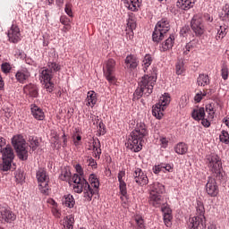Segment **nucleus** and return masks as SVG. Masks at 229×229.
Here are the masks:
<instances>
[{"label":"nucleus","mask_w":229,"mask_h":229,"mask_svg":"<svg viewBox=\"0 0 229 229\" xmlns=\"http://www.w3.org/2000/svg\"><path fill=\"white\" fill-rule=\"evenodd\" d=\"M29 144L30 148H32V151L37 150V148L40 146V143L38 142V138L35 136L29 137Z\"/></svg>","instance_id":"39"},{"label":"nucleus","mask_w":229,"mask_h":229,"mask_svg":"<svg viewBox=\"0 0 229 229\" xmlns=\"http://www.w3.org/2000/svg\"><path fill=\"white\" fill-rule=\"evenodd\" d=\"M161 211L163 212V216L165 214H172L173 212L167 204H164V206L161 208Z\"/></svg>","instance_id":"51"},{"label":"nucleus","mask_w":229,"mask_h":229,"mask_svg":"<svg viewBox=\"0 0 229 229\" xmlns=\"http://www.w3.org/2000/svg\"><path fill=\"white\" fill-rule=\"evenodd\" d=\"M173 219L172 213L164 215V223L165 226H171V220Z\"/></svg>","instance_id":"48"},{"label":"nucleus","mask_w":229,"mask_h":229,"mask_svg":"<svg viewBox=\"0 0 229 229\" xmlns=\"http://www.w3.org/2000/svg\"><path fill=\"white\" fill-rule=\"evenodd\" d=\"M30 110L31 114L33 115L34 119H37V121H44V119H46L44 111L38 106L32 104L30 106Z\"/></svg>","instance_id":"21"},{"label":"nucleus","mask_w":229,"mask_h":229,"mask_svg":"<svg viewBox=\"0 0 229 229\" xmlns=\"http://www.w3.org/2000/svg\"><path fill=\"white\" fill-rule=\"evenodd\" d=\"M171 30V25L169 24V20L167 18L161 19L155 27V30L152 33V40L153 42H160L164 40V37H165V33Z\"/></svg>","instance_id":"7"},{"label":"nucleus","mask_w":229,"mask_h":229,"mask_svg":"<svg viewBox=\"0 0 229 229\" xmlns=\"http://www.w3.org/2000/svg\"><path fill=\"white\" fill-rule=\"evenodd\" d=\"M15 178L18 183H22V181L25 179L24 172H22L21 170H17L15 172Z\"/></svg>","instance_id":"47"},{"label":"nucleus","mask_w":229,"mask_h":229,"mask_svg":"<svg viewBox=\"0 0 229 229\" xmlns=\"http://www.w3.org/2000/svg\"><path fill=\"white\" fill-rule=\"evenodd\" d=\"M140 4H142V0H124L125 7L131 12H139Z\"/></svg>","instance_id":"24"},{"label":"nucleus","mask_w":229,"mask_h":229,"mask_svg":"<svg viewBox=\"0 0 229 229\" xmlns=\"http://www.w3.org/2000/svg\"><path fill=\"white\" fill-rule=\"evenodd\" d=\"M132 175L134 178V182H136L138 185H148V183L149 182L148 175L144 174V172L140 168H136Z\"/></svg>","instance_id":"19"},{"label":"nucleus","mask_w":229,"mask_h":229,"mask_svg":"<svg viewBox=\"0 0 229 229\" xmlns=\"http://www.w3.org/2000/svg\"><path fill=\"white\" fill-rule=\"evenodd\" d=\"M202 99L203 98L201 95V91L199 93H197L194 97V101H196V103H199Z\"/></svg>","instance_id":"58"},{"label":"nucleus","mask_w":229,"mask_h":229,"mask_svg":"<svg viewBox=\"0 0 229 229\" xmlns=\"http://www.w3.org/2000/svg\"><path fill=\"white\" fill-rule=\"evenodd\" d=\"M59 178L63 182H69V180H71V171L67 170V168H64Z\"/></svg>","instance_id":"43"},{"label":"nucleus","mask_w":229,"mask_h":229,"mask_svg":"<svg viewBox=\"0 0 229 229\" xmlns=\"http://www.w3.org/2000/svg\"><path fill=\"white\" fill-rule=\"evenodd\" d=\"M221 75L223 80H228V70L226 68H222Z\"/></svg>","instance_id":"56"},{"label":"nucleus","mask_w":229,"mask_h":229,"mask_svg":"<svg viewBox=\"0 0 229 229\" xmlns=\"http://www.w3.org/2000/svg\"><path fill=\"white\" fill-rule=\"evenodd\" d=\"M86 106L94 108L98 103V94L94 90L88 91L86 98Z\"/></svg>","instance_id":"26"},{"label":"nucleus","mask_w":229,"mask_h":229,"mask_svg":"<svg viewBox=\"0 0 229 229\" xmlns=\"http://www.w3.org/2000/svg\"><path fill=\"white\" fill-rule=\"evenodd\" d=\"M2 154L3 164L1 165L2 171H10L12 168V162L15 158V154H13V148L10 146H6L2 148L0 152Z\"/></svg>","instance_id":"11"},{"label":"nucleus","mask_w":229,"mask_h":229,"mask_svg":"<svg viewBox=\"0 0 229 229\" xmlns=\"http://www.w3.org/2000/svg\"><path fill=\"white\" fill-rule=\"evenodd\" d=\"M161 169H163L164 173H165V171H167L168 173H173V165L161 164Z\"/></svg>","instance_id":"49"},{"label":"nucleus","mask_w":229,"mask_h":229,"mask_svg":"<svg viewBox=\"0 0 229 229\" xmlns=\"http://www.w3.org/2000/svg\"><path fill=\"white\" fill-rule=\"evenodd\" d=\"M15 219V214L8 206H0V221L2 223H12Z\"/></svg>","instance_id":"14"},{"label":"nucleus","mask_w":229,"mask_h":229,"mask_svg":"<svg viewBox=\"0 0 229 229\" xmlns=\"http://www.w3.org/2000/svg\"><path fill=\"white\" fill-rule=\"evenodd\" d=\"M120 194L122 195L120 198L123 203L128 201V191L126 189V182H120L119 183Z\"/></svg>","instance_id":"33"},{"label":"nucleus","mask_w":229,"mask_h":229,"mask_svg":"<svg viewBox=\"0 0 229 229\" xmlns=\"http://www.w3.org/2000/svg\"><path fill=\"white\" fill-rule=\"evenodd\" d=\"M152 62H153V58L151 57V55H146L142 61V65H143L144 69H148V67H149V65H151Z\"/></svg>","instance_id":"44"},{"label":"nucleus","mask_w":229,"mask_h":229,"mask_svg":"<svg viewBox=\"0 0 229 229\" xmlns=\"http://www.w3.org/2000/svg\"><path fill=\"white\" fill-rule=\"evenodd\" d=\"M220 142H224V144H228L229 143V134L228 131H222L221 134L219 136Z\"/></svg>","instance_id":"45"},{"label":"nucleus","mask_w":229,"mask_h":229,"mask_svg":"<svg viewBox=\"0 0 229 229\" xmlns=\"http://www.w3.org/2000/svg\"><path fill=\"white\" fill-rule=\"evenodd\" d=\"M92 151L94 158L99 160V158H101V141H99V139L98 138L93 139Z\"/></svg>","instance_id":"25"},{"label":"nucleus","mask_w":229,"mask_h":229,"mask_svg":"<svg viewBox=\"0 0 229 229\" xmlns=\"http://www.w3.org/2000/svg\"><path fill=\"white\" fill-rule=\"evenodd\" d=\"M63 205L64 207H67L68 208H74V205H76V200L74 199V197L71 194H65L63 197Z\"/></svg>","instance_id":"29"},{"label":"nucleus","mask_w":229,"mask_h":229,"mask_svg":"<svg viewBox=\"0 0 229 229\" xmlns=\"http://www.w3.org/2000/svg\"><path fill=\"white\" fill-rule=\"evenodd\" d=\"M223 123H225V126L229 128V117L228 118H224Z\"/></svg>","instance_id":"64"},{"label":"nucleus","mask_w":229,"mask_h":229,"mask_svg":"<svg viewBox=\"0 0 229 229\" xmlns=\"http://www.w3.org/2000/svg\"><path fill=\"white\" fill-rule=\"evenodd\" d=\"M207 164L213 176L217 180H223V162H221V157L216 154L209 155L207 157Z\"/></svg>","instance_id":"6"},{"label":"nucleus","mask_w":229,"mask_h":229,"mask_svg":"<svg viewBox=\"0 0 229 229\" xmlns=\"http://www.w3.org/2000/svg\"><path fill=\"white\" fill-rule=\"evenodd\" d=\"M160 171H163L162 165H156L153 168V173H155V174H158V173H160Z\"/></svg>","instance_id":"59"},{"label":"nucleus","mask_w":229,"mask_h":229,"mask_svg":"<svg viewBox=\"0 0 229 229\" xmlns=\"http://www.w3.org/2000/svg\"><path fill=\"white\" fill-rule=\"evenodd\" d=\"M206 112L208 114V119H209V121H213L216 115V104L209 103L206 105Z\"/></svg>","instance_id":"31"},{"label":"nucleus","mask_w":229,"mask_h":229,"mask_svg":"<svg viewBox=\"0 0 229 229\" xmlns=\"http://www.w3.org/2000/svg\"><path fill=\"white\" fill-rule=\"evenodd\" d=\"M125 174H126L123 171L118 173V182H119V183H124V180H123V178H124Z\"/></svg>","instance_id":"57"},{"label":"nucleus","mask_w":229,"mask_h":229,"mask_svg":"<svg viewBox=\"0 0 229 229\" xmlns=\"http://www.w3.org/2000/svg\"><path fill=\"white\" fill-rule=\"evenodd\" d=\"M191 117L194 121H199L205 117V107H198L193 109Z\"/></svg>","instance_id":"30"},{"label":"nucleus","mask_w":229,"mask_h":229,"mask_svg":"<svg viewBox=\"0 0 229 229\" xmlns=\"http://www.w3.org/2000/svg\"><path fill=\"white\" fill-rule=\"evenodd\" d=\"M12 144L20 160H28V146L22 135H16L12 139Z\"/></svg>","instance_id":"8"},{"label":"nucleus","mask_w":229,"mask_h":229,"mask_svg":"<svg viewBox=\"0 0 229 229\" xmlns=\"http://www.w3.org/2000/svg\"><path fill=\"white\" fill-rule=\"evenodd\" d=\"M175 72L178 76L185 72V64H183V60H179L177 62L175 65Z\"/></svg>","instance_id":"41"},{"label":"nucleus","mask_w":229,"mask_h":229,"mask_svg":"<svg viewBox=\"0 0 229 229\" xmlns=\"http://www.w3.org/2000/svg\"><path fill=\"white\" fill-rule=\"evenodd\" d=\"M164 192H165V186H164V184L158 182H153L150 185L149 204L152 205V207L158 208L162 203H164V199L162 198Z\"/></svg>","instance_id":"4"},{"label":"nucleus","mask_w":229,"mask_h":229,"mask_svg":"<svg viewBox=\"0 0 229 229\" xmlns=\"http://www.w3.org/2000/svg\"><path fill=\"white\" fill-rule=\"evenodd\" d=\"M53 215L55 216V217H60L61 214L60 211L57 208H53L52 209Z\"/></svg>","instance_id":"61"},{"label":"nucleus","mask_w":229,"mask_h":229,"mask_svg":"<svg viewBox=\"0 0 229 229\" xmlns=\"http://www.w3.org/2000/svg\"><path fill=\"white\" fill-rule=\"evenodd\" d=\"M36 178L38 182V189L41 194L47 196L49 194V174L44 168H38L36 172Z\"/></svg>","instance_id":"9"},{"label":"nucleus","mask_w":229,"mask_h":229,"mask_svg":"<svg viewBox=\"0 0 229 229\" xmlns=\"http://www.w3.org/2000/svg\"><path fill=\"white\" fill-rule=\"evenodd\" d=\"M99 129H100V133H102V135H105V124H103V122L99 123Z\"/></svg>","instance_id":"63"},{"label":"nucleus","mask_w":229,"mask_h":229,"mask_svg":"<svg viewBox=\"0 0 229 229\" xmlns=\"http://www.w3.org/2000/svg\"><path fill=\"white\" fill-rule=\"evenodd\" d=\"M206 192L211 198H216L219 194V187L214 177H208V182L206 184Z\"/></svg>","instance_id":"15"},{"label":"nucleus","mask_w":229,"mask_h":229,"mask_svg":"<svg viewBox=\"0 0 229 229\" xmlns=\"http://www.w3.org/2000/svg\"><path fill=\"white\" fill-rule=\"evenodd\" d=\"M89 181L91 187L94 188L92 189V191H94V194H96V192H98V189H99V179H98V175L91 174L89 175Z\"/></svg>","instance_id":"32"},{"label":"nucleus","mask_w":229,"mask_h":229,"mask_svg":"<svg viewBox=\"0 0 229 229\" xmlns=\"http://www.w3.org/2000/svg\"><path fill=\"white\" fill-rule=\"evenodd\" d=\"M62 71V65L55 61H48L46 68L40 71L39 74L44 75V72L50 75L53 78L55 72H60Z\"/></svg>","instance_id":"16"},{"label":"nucleus","mask_w":229,"mask_h":229,"mask_svg":"<svg viewBox=\"0 0 229 229\" xmlns=\"http://www.w3.org/2000/svg\"><path fill=\"white\" fill-rule=\"evenodd\" d=\"M155 83H157L156 75H144L139 81V86L133 94V99H140L142 96L145 98L151 96Z\"/></svg>","instance_id":"3"},{"label":"nucleus","mask_w":229,"mask_h":229,"mask_svg":"<svg viewBox=\"0 0 229 229\" xmlns=\"http://www.w3.org/2000/svg\"><path fill=\"white\" fill-rule=\"evenodd\" d=\"M149 131L146 123L140 122L137 123L135 129L131 132L125 146L127 149L139 153L142 149V142L145 137H148Z\"/></svg>","instance_id":"1"},{"label":"nucleus","mask_w":229,"mask_h":229,"mask_svg":"<svg viewBox=\"0 0 229 229\" xmlns=\"http://www.w3.org/2000/svg\"><path fill=\"white\" fill-rule=\"evenodd\" d=\"M191 28L196 37H201L205 33V25L201 14H195L191 21Z\"/></svg>","instance_id":"13"},{"label":"nucleus","mask_w":229,"mask_h":229,"mask_svg":"<svg viewBox=\"0 0 229 229\" xmlns=\"http://www.w3.org/2000/svg\"><path fill=\"white\" fill-rule=\"evenodd\" d=\"M4 81L3 80V76H1L0 73V90H4Z\"/></svg>","instance_id":"62"},{"label":"nucleus","mask_w":229,"mask_h":229,"mask_svg":"<svg viewBox=\"0 0 229 229\" xmlns=\"http://www.w3.org/2000/svg\"><path fill=\"white\" fill-rule=\"evenodd\" d=\"M220 18L222 19V21H225V22H229V5L228 4H225L223 7Z\"/></svg>","instance_id":"42"},{"label":"nucleus","mask_w":229,"mask_h":229,"mask_svg":"<svg viewBox=\"0 0 229 229\" xmlns=\"http://www.w3.org/2000/svg\"><path fill=\"white\" fill-rule=\"evenodd\" d=\"M226 30H228V26L226 25H221L219 26L216 30V40H221L223 38H225V37H226Z\"/></svg>","instance_id":"36"},{"label":"nucleus","mask_w":229,"mask_h":229,"mask_svg":"<svg viewBox=\"0 0 229 229\" xmlns=\"http://www.w3.org/2000/svg\"><path fill=\"white\" fill-rule=\"evenodd\" d=\"M24 94L30 96V98H38V88L35 84H28L23 88Z\"/></svg>","instance_id":"23"},{"label":"nucleus","mask_w":229,"mask_h":229,"mask_svg":"<svg viewBox=\"0 0 229 229\" xmlns=\"http://www.w3.org/2000/svg\"><path fill=\"white\" fill-rule=\"evenodd\" d=\"M39 78L41 80V83L44 87V89L47 90V92H53L55 90V83L51 81L53 80V77L51 75L47 74L46 72L42 74H39Z\"/></svg>","instance_id":"18"},{"label":"nucleus","mask_w":229,"mask_h":229,"mask_svg":"<svg viewBox=\"0 0 229 229\" xmlns=\"http://www.w3.org/2000/svg\"><path fill=\"white\" fill-rule=\"evenodd\" d=\"M188 149L189 148L187 147V144H185L183 142H180L174 147V151H175V153H177V155H185V153H187Z\"/></svg>","instance_id":"38"},{"label":"nucleus","mask_w":229,"mask_h":229,"mask_svg":"<svg viewBox=\"0 0 229 229\" xmlns=\"http://www.w3.org/2000/svg\"><path fill=\"white\" fill-rule=\"evenodd\" d=\"M173 46H174V35L171 34L169 38H166L159 46V51H161V53H165V51H169V49H173Z\"/></svg>","instance_id":"22"},{"label":"nucleus","mask_w":229,"mask_h":229,"mask_svg":"<svg viewBox=\"0 0 229 229\" xmlns=\"http://www.w3.org/2000/svg\"><path fill=\"white\" fill-rule=\"evenodd\" d=\"M64 12L69 17H72V10H71V7H69V5L65 6Z\"/></svg>","instance_id":"60"},{"label":"nucleus","mask_w":229,"mask_h":229,"mask_svg":"<svg viewBox=\"0 0 229 229\" xmlns=\"http://www.w3.org/2000/svg\"><path fill=\"white\" fill-rule=\"evenodd\" d=\"M190 31H191V27H189L188 25H185L181 30V35L182 37H185Z\"/></svg>","instance_id":"54"},{"label":"nucleus","mask_w":229,"mask_h":229,"mask_svg":"<svg viewBox=\"0 0 229 229\" xmlns=\"http://www.w3.org/2000/svg\"><path fill=\"white\" fill-rule=\"evenodd\" d=\"M74 225V216L72 215L67 216L63 219V226L65 229H72Z\"/></svg>","instance_id":"34"},{"label":"nucleus","mask_w":229,"mask_h":229,"mask_svg":"<svg viewBox=\"0 0 229 229\" xmlns=\"http://www.w3.org/2000/svg\"><path fill=\"white\" fill-rule=\"evenodd\" d=\"M159 141L161 148H163L164 149H165V148H167V146L169 145V140H167V138L165 137H161L159 139Z\"/></svg>","instance_id":"50"},{"label":"nucleus","mask_w":229,"mask_h":229,"mask_svg":"<svg viewBox=\"0 0 229 229\" xmlns=\"http://www.w3.org/2000/svg\"><path fill=\"white\" fill-rule=\"evenodd\" d=\"M169 103H171V97L168 93H165L160 97L158 103L153 106L152 115H154L156 119H162V117H164V110H165V106H167Z\"/></svg>","instance_id":"10"},{"label":"nucleus","mask_w":229,"mask_h":229,"mask_svg":"<svg viewBox=\"0 0 229 229\" xmlns=\"http://www.w3.org/2000/svg\"><path fill=\"white\" fill-rule=\"evenodd\" d=\"M210 83V79H208V75L201 73L199 75L197 79V84L199 87H205Z\"/></svg>","instance_id":"35"},{"label":"nucleus","mask_w":229,"mask_h":229,"mask_svg":"<svg viewBox=\"0 0 229 229\" xmlns=\"http://www.w3.org/2000/svg\"><path fill=\"white\" fill-rule=\"evenodd\" d=\"M103 72L109 83H115V60L108 59L106 61L103 66Z\"/></svg>","instance_id":"12"},{"label":"nucleus","mask_w":229,"mask_h":229,"mask_svg":"<svg viewBox=\"0 0 229 229\" xmlns=\"http://www.w3.org/2000/svg\"><path fill=\"white\" fill-rule=\"evenodd\" d=\"M75 169L78 174H74L72 177L74 192L77 194H81V192H83L86 201H92L94 190H92V187L90 184H89V182L83 178V168L81 167V165L77 164L75 165Z\"/></svg>","instance_id":"2"},{"label":"nucleus","mask_w":229,"mask_h":229,"mask_svg":"<svg viewBox=\"0 0 229 229\" xmlns=\"http://www.w3.org/2000/svg\"><path fill=\"white\" fill-rule=\"evenodd\" d=\"M4 146H6V140L0 136V153L5 148Z\"/></svg>","instance_id":"55"},{"label":"nucleus","mask_w":229,"mask_h":229,"mask_svg":"<svg viewBox=\"0 0 229 229\" xmlns=\"http://www.w3.org/2000/svg\"><path fill=\"white\" fill-rule=\"evenodd\" d=\"M30 76H31V73L27 68H21L15 73L16 81L22 84L26 83V81L30 79Z\"/></svg>","instance_id":"20"},{"label":"nucleus","mask_w":229,"mask_h":229,"mask_svg":"<svg viewBox=\"0 0 229 229\" xmlns=\"http://www.w3.org/2000/svg\"><path fill=\"white\" fill-rule=\"evenodd\" d=\"M88 165L92 167V169H97L98 168V162H96V160H94V158L89 157L88 159Z\"/></svg>","instance_id":"52"},{"label":"nucleus","mask_w":229,"mask_h":229,"mask_svg":"<svg viewBox=\"0 0 229 229\" xmlns=\"http://www.w3.org/2000/svg\"><path fill=\"white\" fill-rule=\"evenodd\" d=\"M7 37L9 42L12 44H19L22 38L21 37V29L17 25H12L10 30L7 32Z\"/></svg>","instance_id":"17"},{"label":"nucleus","mask_w":229,"mask_h":229,"mask_svg":"<svg viewBox=\"0 0 229 229\" xmlns=\"http://www.w3.org/2000/svg\"><path fill=\"white\" fill-rule=\"evenodd\" d=\"M195 0H178L177 6L181 10H191L194 6Z\"/></svg>","instance_id":"27"},{"label":"nucleus","mask_w":229,"mask_h":229,"mask_svg":"<svg viewBox=\"0 0 229 229\" xmlns=\"http://www.w3.org/2000/svg\"><path fill=\"white\" fill-rule=\"evenodd\" d=\"M197 216L190 218L188 227L189 229H206L207 219L205 218V206L203 202L197 201Z\"/></svg>","instance_id":"5"},{"label":"nucleus","mask_w":229,"mask_h":229,"mask_svg":"<svg viewBox=\"0 0 229 229\" xmlns=\"http://www.w3.org/2000/svg\"><path fill=\"white\" fill-rule=\"evenodd\" d=\"M125 65L128 69H137V65H139V60L135 55H128L125 59Z\"/></svg>","instance_id":"28"},{"label":"nucleus","mask_w":229,"mask_h":229,"mask_svg":"<svg viewBox=\"0 0 229 229\" xmlns=\"http://www.w3.org/2000/svg\"><path fill=\"white\" fill-rule=\"evenodd\" d=\"M134 221L136 223V229H146V224L141 216L136 215L134 216Z\"/></svg>","instance_id":"40"},{"label":"nucleus","mask_w":229,"mask_h":229,"mask_svg":"<svg viewBox=\"0 0 229 229\" xmlns=\"http://www.w3.org/2000/svg\"><path fill=\"white\" fill-rule=\"evenodd\" d=\"M1 71L4 74H10V71H12V65L9 63H3L1 64Z\"/></svg>","instance_id":"46"},{"label":"nucleus","mask_w":229,"mask_h":229,"mask_svg":"<svg viewBox=\"0 0 229 229\" xmlns=\"http://www.w3.org/2000/svg\"><path fill=\"white\" fill-rule=\"evenodd\" d=\"M200 121H201V124H202V126H204V128H210V121H212V120L204 117V118L200 119Z\"/></svg>","instance_id":"53"},{"label":"nucleus","mask_w":229,"mask_h":229,"mask_svg":"<svg viewBox=\"0 0 229 229\" xmlns=\"http://www.w3.org/2000/svg\"><path fill=\"white\" fill-rule=\"evenodd\" d=\"M127 26L129 30H131V31H133V30L137 28V19L135 18V14L133 13L129 14L127 19Z\"/></svg>","instance_id":"37"}]
</instances>
